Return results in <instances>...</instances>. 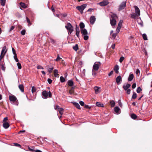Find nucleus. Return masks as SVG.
I'll return each instance as SVG.
<instances>
[{
	"label": "nucleus",
	"instance_id": "f257e3e1",
	"mask_svg": "<svg viewBox=\"0 0 152 152\" xmlns=\"http://www.w3.org/2000/svg\"><path fill=\"white\" fill-rule=\"evenodd\" d=\"M110 24L113 28H114L117 23L116 20L118 19L117 15L114 13L111 12L110 14Z\"/></svg>",
	"mask_w": 152,
	"mask_h": 152
},
{
	"label": "nucleus",
	"instance_id": "f03ea898",
	"mask_svg": "<svg viewBox=\"0 0 152 152\" xmlns=\"http://www.w3.org/2000/svg\"><path fill=\"white\" fill-rule=\"evenodd\" d=\"M42 95L43 96V98L46 99L48 97L50 98L52 97V95L50 91L48 92L45 90L44 91L42 92Z\"/></svg>",
	"mask_w": 152,
	"mask_h": 152
},
{
	"label": "nucleus",
	"instance_id": "7ed1b4c3",
	"mask_svg": "<svg viewBox=\"0 0 152 152\" xmlns=\"http://www.w3.org/2000/svg\"><path fill=\"white\" fill-rule=\"evenodd\" d=\"M65 27L68 31V34H71L73 31V28L71 24L68 23L65 26Z\"/></svg>",
	"mask_w": 152,
	"mask_h": 152
},
{
	"label": "nucleus",
	"instance_id": "20e7f679",
	"mask_svg": "<svg viewBox=\"0 0 152 152\" xmlns=\"http://www.w3.org/2000/svg\"><path fill=\"white\" fill-rule=\"evenodd\" d=\"M9 99L10 102H15V104L18 105V101L16 97L15 96L12 95L9 96Z\"/></svg>",
	"mask_w": 152,
	"mask_h": 152
},
{
	"label": "nucleus",
	"instance_id": "39448f33",
	"mask_svg": "<svg viewBox=\"0 0 152 152\" xmlns=\"http://www.w3.org/2000/svg\"><path fill=\"white\" fill-rule=\"evenodd\" d=\"M81 33L82 34L84 35V39L86 40L88 39V33L87 31L85 29H81Z\"/></svg>",
	"mask_w": 152,
	"mask_h": 152
},
{
	"label": "nucleus",
	"instance_id": "423d86ee",
	"mask_svg": "<svg viewBox=\"0 0 152 152\" xmlns=\"http://www.w3.org/2000/svg\"><path fill=\"white\" fill-rule=\"evenodd\" d=\"M101 64V63L99 62H95L93 66V69L94 71H98Z\"/></svg>",
	"mask_w": 152,
	"mask_h": 152
},
{
	"label": "nucleus",
	"instance_id": "0eeeda50",
	"mask_svg": "<svg viewBox=\"0 0 152 152\" xmlns=\"http://www.w3.org/2000/svg\"><path fill=\"white\" fill-rule=\"evenodd\" d=\"M86 7V5L84 4L80 6H77L76 7L77 9L80 11L81 13H82L83 10Z\"/></svg>",
	"mask_w": 152,
	"mask_h": 152
},
{
	"label": "nucleus",
	"instance_id": "6e6552de",
	"mask_svg": "<svg viewBox=\"0 0 152 152\" xmlns=\"http://www.w3.org/2000/svg\"><path fill=\"white\" fill-rule=\"evenodd\" d=\"M108 0H103L102 2L99 3L98 4L101 6H105L109 4Z\"/></svg>",
	"mask_w": 152,
	"mask_h": 152
},
{
	"label": "nucleus",
	"instance_id": "1a4fd4ad",
	"mask_svg": "<svg viewBox=\"0 0 152 152\" xmlns=\"http://www.w3.org/2000/svg\"><path fill=\"white\" fill-rule=\"evenodd\" d=\"M126 1L122 2L119 6L118 10L120 11L124 9L125 7H126Z\"/></svg>",
	"mask_w": 152,
	"mask_h": 152
},
{
	"label": "nucleus",
	"instance_id": "9d476101",
	"mask_svg": "<svg viewBox=\"0 0 152 152\" xmlns=\"http://www.w3.org/2000/svg\"><path fill=\"white\" fill-rule=\"evenodd\" d=\"M123 21L122 20H120L118 23V27L116 29V32L117 33H119Z\"/></svg>",
	"mask_w": 152,
	"mask_h": 152
},
{
	"label": "nucleus",
	"instance_id": "9b49d317",
	"mask_svg": "<svg viewBox=\"0 0 152 152\" xmlns=\"http://www.w3.org/2000/svg\"><path fill=\"white\" fill-rule=\"evenodd\" d=\"M135 8V14L138 16L140 15V11L138 7L136 6H134Z\"/></svg>",
	"mask_w": 152,
	"mask_h": 152
},
{
	"label": "nucleus",
	"instance_id": "f8f14e48",
	"mask_svg": "<svg viewBox=\"0 0 152 152\" xmlns=\"http://www.w3.org/2000/svg\"><path fill=\"white\" fill-rule=\"evenodd\" d=\"M96 20V18L94 16H91L90 18V22L91 24H93Z\"/></svg>",
	"mask_w": 152,
	"mask_h": 152
},
{
	"label": "nucleus",
	"instance_id": "ddd939ff",
	"mask_svg": "<svg viewBox=\"0 0 152 152\" xmlns=\"http://www.w3.org/2000/svg\"><path fill=\"white\" fill-rule=\"evenodd\" d=\"M6 48L7 47L6 46H4L3 47L1 54L4 55H5V54L7 51V50L6 49Z\"/></svg>",
	"mask_w": 152,
	"mask_h": 152
},
{
	"label": "nucleus",
	"instance_id": "4468645a",
	"mask_svg": "<svg viewBox=\"0 0 152 152\" xmlns=\"http://www.w3.org/2000/svg\"><path fill=\"white\" fill-rule=\"evenodd\" d=\"M94 89L96 94H98L101 92V88L99 87L95 86L94 87Z\"/></svg>",
	"mask_w": 152,
	"mask_h": 152
},
{
	"label": "nucleus",
	"instance_id": "2eb2a0df",
	"mask_svg": "<svg viewBox=\"0 0 152 152\" xmlns=\"http://www.w3.org/2000/svg\"><path fill=\"white\" fill-rule=\"evenodd\" d=\"M121 77L120 76H118L116 79V82L117 84H119L120 83V82L121 81Z\"/></svg>",
	"mask_w": 152,
	"mask_h": 152
},
{
	"label": "nucleus",
	"instance_id": "dca6fc26",
	"mask_svg": "<svg viewBox=\"0 0 152 152\" xmlns=\"http://www.w3.org/2000/svg\"><path fill=\"white\" fill-rule=\"evenodd\" d=\"M131 85L129 84H127L124 85L123 86V88L126 91L128 89V88L130 87Z\"/></svg>",
	"mask_w": 152,
	"mask_h": 152
},
{
	"label": "nucleus",
	"instance_id": "f3484780",
	"mask_svg": "<svg viewBox=\"0 0 152 152\" xmlns=\"http://www.w3.org/2000/svg\"><path fill=\"white\" fill-rule=\"evenodd\" d=\"M119 69V67L118 65H116L114 66V70L116 73L118 74L119 73V72L118 71Z\"/></svg>",
	"mask_w": 152,
	"mask_h": 152
},
{
	"label": "nucleus",
	"instance_id": "a211bd4d",
	"mask_svg": "<svg viewBox=\"0 0 152 152\" xmlns=\"http://www.w3.org/2000/svg\"><path fill=\"white\" fill-rule=\"evenodd\" d=\"M134 78V76L133 74H130L128 78V81H131Z\"/></svg>",
	"mask_w": 152,
	"mask_h": 152
},
{
	"label": "nucleus",
	"instance_id": "6ab92c4d",
	"mask_svg": "<svg viewBox=\"0 0 152 152\" xmlns=\"http://www.w3.org/2000/svg\"><path fill=\"white\" fill-rule=\"evenodd\" d=\"M3 127L6 129L8 128L10 126L8 122L3 123Z\"/></svg>",
	"mask_w": 152,
	"mask_h": 152
},
{
	"label": "nucleus",
	"instance_id": "aec40b11",
	"mask_svg": "<svg viewBox=\"0 0 152 152\" xmlns=\"http://www.w3.org/2000/svg\"><path fill=\"white\" fill-rule=\"evenodd\" d=\"M67 84L69 86H72L74 84V83L72 80H69L67 82Z\"/></svg>",
	"mask_w": 152,
	"mask_h": 152
},
{
	"label": "nucleus",
	"instance_id": "412c9836",
	"mask_svg": "<svg viewBox=\"0 0 152 152\" xmlns=\"http://www.w3.org/2000/svg\"><path fill=\"white\" fill-rule=\"evenodd\" d=\"M76 34L77 36L78 37H79V34H80V31L79 30V28L77 27H76Z\"/></svg>",
	"mask_w": 152,
	"mask_h": 152
},
{
	"label": "nucleus",
	"instance_id": "4be33fe9",
	"mask_svg": "<svg viewBox=\"0 0 152 152\" xmlns=\"http://www.w3.org/2000/svg\"><path fill=\"white\" fill-rule=\"evenodd\" d=\"M18 87L20 89V90L21 92H23L24 91V87L22 85H19L18 86Z\"/></svg>",
	"mask_w": 152,
	"mask_h": 152
},
{
	"label": "nucleus",
	"instance_id": "5701e85b",
	"mask_svg": "<svg viewBox=\"0 0 152 152\" xmlns=\"http://www.w3.org/2000/svg\"><path fill=\"white\" fill-rule=\"evenodd\" d=\"M131 18L134 19H135L138 16L135 13H133L131 14Z\"/></svg>",
	"mask_w": 152,
	"mask_h": 152
},
{
	"label": "nucleus",
	"instance_id": "b1692460",
	"mask_svg": "<svg viewBox=\"0 0 152 152\" xmlns=\"http://www.w3.org/2000/svg\"><path fill=\"white\" fill-rule=\"evenodd\" d=\"M75 105V106L76 107H77V109H80V105L77 102H74L73 103Z\"/></svg>",
	"mask_w": 152,
	"mask_h": 152
},
{
	"label": "nucleus",
	"instance_id": "393cba45",
	"mask_svg": "<svg viewBox=\"0 0 152 152\" xmlns=\"http://www.w3.org/2000/svg\"><path fill=\"white\" fill-rule=\"evenodd\" d=\"M20 6L23 8H26L27 7V6L23 3L20 2Z\"/></svg>",
	"mask_w": 152,
	"mask_h": 152
},
{
	"label": "nucleus",
	"instance_id": "a878e982",
	"mask_svg": "<svg viewBox=\"0 0 152 152\" xmlns=\"http://www.w3.org/2000/svg\"><path fill=\"white\" fill-rule=\"evenodd\" d=\"M58 71L57 69H55L54 70V74L55 77H57L58 75Z\"/></svg>",
	"mask_w": 152,
	"mask_h": 152
},
{
	"label": "nucleus",
	"instance_id": "bb28decb",
	"mask_svg": "<svg viewBox=\"0 0 152 152\" xmlns=\"http://www.w3.org/2000/svg\"><path fill=\"white\" fill-rule=\"evenodd\" d=\"M120 108L118 107H115L114 108V110L115 112L116 113H118L120 110Z\"/></svg>",
	"mask_w": 152,
	"mask_h": 152
},
{
	"label": "nucleus",
	"instance_id": "cd10ccee",
	"mask_svg": "<svg viewBox=\"0 0 152 152\" xmlns=\"http://www.w3.org/2000/svg\"><path fill=\"white\" fill-rule=\"evenodd\" d=\"M110 104L111 105V107H113L115 105V102L113 100H112L110 102Z\"/></svg>",
	"mask_w": 152,
	"mask_h": 152
},
{
	"label": "nucleus",
	"instance_id": "c85d7f7f",
	"mask_svg": "<svg viewBox=\"0 0 152 152\" xmlns=\"http://www.w3.org/2000/svg\"><path fill=\"white\" fill-rule=\"evenodd\" d=\"M96 106L98 107H103V104H101L100 102H97L96 104Z\"/></svg>",
	"mask_w": 152,
	"mask_h": 152
},
{
	"label": "nucleus",
	"instance_id": "c756f323",
	"mask_svg": "<svg viewBox=\"0 0 152 152\" xmlns=\"http://www.w3.org/2000/svg\"><path fill=\"white\" fill-rule=\"evenodd\" d=\"M73 48L75 50L77 51L78 49V45L77 44L75 45V46H73Z\"/></svg>",
	"mask_w": 152,
	"mask_h": 152
},
{
	"label": "nucleus",
	"instance_id": "7c9ffc66",
	"mask_svg": "<svg viewBox=\"0 0 152 152\" xmlns=\"http://www.w3.org/2000/svg\"><path fill=\"white\" fill-rule=\"evenodd\" d=\"M80 26L81 29H84L83 28H84L85 25L83 23L81 22L80 24Z\"/></svg>",
	"mask_w": 152,
	"mask_h": 152
},
{
	"label": "nucleus",
	"instance_id": "2f4dec72",
	"mask_svg": "<svg viewBox=\"0 0 152 152\" xmlns=\"http://www.w3.org/2000/svg\"><path fill=\"white\" fill-rule=\"evenodd\" d=\"M0 2L1 5L4 6L5 5L6 0H0Z\"/></svg>",
	"mask_w": 152,
	"mask_h": 152
},
{
	"label": "nucleus",
	"instance_id": "473e14b6",
	"mask_svg": "<svg viewBox=\"0 0 152 152\" xmlns=\"http://www.w3.org/2000/svg\"><path fill=\"white\" fill-rule=\"evenodd\" d=\"M131 118L133 119H136L137 118V116L134 114H132L131 115Z\"/></svg>",
	"mask_w": 152,
	"mask_h": 152
},
{
	"label": "nucleus",
	"instance_id": "72a5a7b5",
	"mask_svg": "<svg viewBox=\"0 0 152 152\" xmlns=\"http://www.w3.org/2000/svg\"><path fill=\"white\" fill-rule=\"evenodd\" d=\"M60 114L61 115H62L63 113V109L61 108H60L58 110Z\"/></svg>",
	"mask_w": 152,
	"mask_h": 152
},
{
	"label": "nucleus",
	"instance_id": "f704fd0d",
	"mask_svg": "<svg viewBox=\"0 0 152 152\" xmlns=\"http://www.w3.org/2000/svg\"><path fill=\"white\" fill-rule=\"evenodd\" d=\"M137 97V94L135 92H133L132 98L133 99H135Z\"/></svg>",
	"mask_w": 152,
	"mask_h": 152
},
{
	"label": "nucleus",
	"instance_id": "c9c22d12",
	"mask_svg": "<svg viewBox=\"0 0 152 152\" xmlns=\"http://www.w3.org/2000/svg\"><path fill=\"white\" fill-rule=\"evenodd\" d=\"M36 88L34 86L32 87L31 91L33 93L35 92L36 91Z\"/></svg>",
	"mask_w": 152,
	"mask_h": 152
},
{
	"label": "nucleus",
	"instance_id": "e433bc0d",
	"mask_svg": "<svg viewBox=\"0 0 152 152\" xmlns=\"http://www.w3.org/2000/svg\"><path fill=\"white\" fill-rule=\"evenodd\" d=\"M60 80L61 82L63 83L65 81V78L62 76H61L60 77Z\"/></svg>",
	"mask_w": 152,
	"mask_h": 152
},
{
	"label": "nucleus",
	"instance_id": "4c0bfd02",
	"mask_svg": "<svg viewBox=\"0 0 152 152\" xmlns=\"http://www.w3.org/2000/svg\"><path fill=\"white\" fill-rule=\"evenodd\" d=\"M142 90L140 87H138L137 88V93H140L141 91Z\"/></svg>",
	"mask_w": 152,
	"mask_h": 152
},
{
	"label": "nucleus",
	"instance_id": "58836bf2",
	"mask_svg": "<svg viewBox=\"0 0 152 152\" xmlns=\"http://www.w3.org/2000/svg\"><path fill=\"white\" fill-rule=\"evenodd\" d=\"M142 37L144 40H147V36L145 34H142Z\"/></svg>",
	"mask_w": 152,
	"mask_h": 152
},
{
	"label": "nucleus",
	"instance_id": "ea45409f",
	"mask_svg": "<svg viewBox=\"0 0 152 152\" xmlns=\"http://www.w3.org/2000/svg\"><path fill=\"white\" fill-rule=\"evenodd\" d=\"M17 65L18 66V69H21L22 66H21V64L20 63H19V62L18 63H17Z\"/></svg>",
	"mask_w": 152,
	"mask_h": 152
},
{
	"label": "nucleus",
	"instance_id": "a19ab883",
	"mask_svg": "<svg viewBox=\"0 0 152 152\" xmlns=\"http://www.w3.org/2000/svg\"><path fill=\"white\" fill-rule=\"evenodd\" d=\"M50 42L54 44L55 43L56 41L54 39L50 37Z\"/></svg>",
	"mask_w": 152,
	"mask_h": 152
},
{
	"label": "nucleus",
	"instance_id": "79ce46f5",
	"mask_svg": "<svg viewBox=\"0 0 152 152\" xmlns=\"http://www.w3.org/2000/svg\"><path fill=\"white\" fill-rule=\"evenodd\" d=\"M26 19L27 20V22L28 23V25L29 26L31 25V23H30V20L27 17H26Z\"/></svg>",
	"mask_w": 152,
	"mask_h": 152
},
{
	"label": "nucleus",
	"instance_id": "37998d69",
	"mask_svg": "<svg viewBox=\"0 0 152 152\" xmlns=\"http://www.w3.org/2000/svg\"><path fill=\"white\" fill-rule=\"evenodd\" d=\"M1 69L3 71L5 70V66L4 65V64H1Z\"/></svg>",
	"mask_w": 152,
	"mask_h": 152
},
{
	"label": "nucleus",
	"instance_id": "c03bdc74",
	"mask_svg": "<svg viewBox=\"0 0 152 152\" xmlns=\"http://www.w3.org/2000/svg\"><path fill=\"white\" fill-rule=\"evenodd\" d=\"M124 58L122 56L121 57H120V59H119V61L121 63L124 60Z\"/></svg>",
	"mask_w": 152,
	"mask_h": 152
},
{
	"label": "nucleus",
	"instance_id": "a18cd8bd",
	"mask_svg": "<svg viewBox=\"0 0 152 152\" xmlns=\"http://www.w3.org/2000/svg\"><path fill=\"white\" fill-rule=\"evenodd\" d=\"M118 33H113L112 34V37H113L114 38V39H115V38L116 37V36L117 35V34H118Z\"/></svg>",
	"mask_w": 152,
	"mask_h": 152
},
{
	"label": "nucleus",
	"instance_id": "49530a36",
	"mask_svg": "<svg viewBox=\"0 0 152 152\" xmlns=\"http://www.w3.org/2000/svg\"><path fill=\"white\" fill-rule=\"evenodd\" d=\"M26 33V30H22L21 32V34L23 35H25Z\"/></svg>",
	"mask_w": 152,
	"mask_h": 152
},
{
	"label": "nucleus",
	"instance_id": "de8ad7c7",
	"mask_svg": "<svg viewBox=\"0 0 152 152\" xmlns=\"http://www.w3.org/2000/svg\"><path fill=\"white\" fill-rule=\"evenodd\" d=\"M95 71H94V70H93V69H92V75L94 76H95L96 75V73L95 72Z\"/></svg>",
	"mask_w": 152,
	"mask_h": 152
},
{
	"label": "nucleus",
	"instance_id": "09e8293b",
	"mask_svg": "<svg viewBox=\"0 0 152 152\" xmlns=\"http://www.w3.org/2000/svg\"><path fill=\"white\" fill-rule=\"evenodd\" d=\"M61 58L58 55V56L57 58L56 59V61H59L60 59H61Z\"/></svg>",
	"mask_w": 152,
	"mask_h": 152
},
{
	"label": "nucleus",
	"instance_id": "8fccbe9b",
	"mask_svg": "<svg viewBox=\"0 0 152 152\" xmlns=\"http://www.w3.org/2000/svg\"><path fill=\"white\" fill-rule=\"evenodd\" d=\"M14 144L15 146H16L19 147L20 148H21V146L20 144L17 143H14Z\"/></svg>",
	"mask_w": 152,
	"mask_h": 152
},
{
	"label": "nucleus",
	"instance_id": "3c124183",
	"mask_svg": "<svg viewBox=\"0 0 152 152\" xmlns=\"http://www.w3.org/2000/svg\"><path fill=\"white\" fill-rule=\"evenodd\" d=\"M8 120V118L7 117L4 118L3 120V123L7 122V121Z\"/></svg>",
	"mask_w": 152,
	"mask_h": 152
},
{
	"label": "nucleus",
	"instance_id": "603ef678",
	"mask_svg": "<svg viewBox=\"0 0 152 152\" xmlns=\"http://www.w3.org/2000/svg\"><path fill=\"white\" fill-rule=\"evenodd\" d=\"M53 67L50 68L48 69V71L49 73H51V72H52V71L53 70Z\"/></svg>",
	"mask_w": 152,
	"mask_h": 152
},
{
	"label": "nucleus",
	"instance_id": "864d4df0",
	"mask_svg": "<svg viewBox=\"0 0 152 152\" xmlns=\"http://www.w3.org/2000/svg\"><path fill=\"white\" fill-rule=\"evenodd\" d=\"M136 84L135 83H134L132 86V88L134 89L136 87Z\"/></svg>",
	"mask_w": 152,
	"mask_h": 152
},
{
	"label": "nucleus",
	"instance_id": "5fc2aeb1",
	"mask_svg": "<svg viewBox=\"0 0 152 152\" xmlns=\"http://www.w3.org/2000/svg\"><path fill=\"white\" fill-rule=\"evenodd\" d=\"M12 53H13V54H14V55H15V54H17L16 53L15 50L13 48H12Z\"/></svg>",
	"mask_w": 152,
	"mask_h": 152
},
{
	"label": "nucleus",
	"instance_id": "6e6d98bb",
	"mask_svg": "<svg viewBox=\"0 0 152 152\" xmlns=\"http://www.w3.org/2000/svg\"><path fill=\"white\" fill-rule=\"evenodd\" d=\"M79 103L82 106H83L84 105V103L82 101H80L79 102Z\"/></svg>",
	"mask_w": 152,
	"mask_h": 152
},
{
	"label": "nucleus",
	"instance_id": "4d7b16f0",
	"mask_svg": "<svg viewBox=\"0 0 152 152\" xmlns=\"http://www.w3.org/2000/svg\"><path fill=\"white\" fill-rule=\"evenodd\" d=\"M37 68L38 69H44V68H43V67L42 66H40V65L38 66L37 67Z\"/></svg>",
	"mask_w": 152,
	"mask_h": 152
},
{
	"label": "nucleus",
	"instance_id": "13d9d810",
	"mask_svg": "<svg viewBox=\"0 0 152 152\" xmlns=\"http://www.w3.org/2000/svg\"><path fill=\"white\" fill-rule=\"evenodd\" d=\"M14 28H15V26H12L11 27V28H10V30H9V31H10V32L12 30H13Z\"/></svg>",
	"mask_w": 152,
	"mask_h": 152
},
{
	"label": "nucleus",
	"instance_id": "bf43d9fd",
	"mask_svg": "<svg viewBox=\"0 0 152 152\" xmlns=\"http://www.w3.org/2000/svg\"><path fill=\"white\" fill-rule=\"evenodd\" d=\"M126 93L128 94H130L131 90L130 89H128L126 90Z\"/></svg>",
	"mask_w": 152,
	"mask_h": 152
},
{
	"label": "nucleus",
	"instance_id": "052dcab7",
	"mask_svg": "<svg viewBox=\"0 0 152 152\" xmlns=\"http://www.w3.org/2000/svg\"><path fill=\"white\" fill-rule=\"evenodd\" d=\"M48 81L49 84H50L52 82V80L50 79L49 78L48 80Z\"/></svg>",
	"mask_w": 152,
	"mask_h": 152
},
{
	"label": "nucleus",
	"instance_id": "680f3d73",
	"mask_svg": "<svg viewBox=\"0 0 152 152\" xmlns=\"http://www.w3.org/2000/svg\"><path fill=\"white\" fill-rule=\"evenodd\" d=\"M113 71H111L108 74V76H110L111 75H112L113 74Z\"/></svg>",
	"mask_w": 152,
	"mask_h": 152
},
{
	"label": "nucleus",
	"instance_id": "e2e57ef3",
	"mask_svg": "<svg viewBox=\"0 0 152 152\" xmlns=\"http://www.w3.org/2000/svg\"><path fill=\"white\" fill-rule=\"evenodd\" d=\"M60 108L59 107V106L58 105H56V107H55V110H58L59 109H60Z\"/></svg>",
	"mask_w": 152,
	"mask_h": 152
},
{
	"label": "nucleus",
	"instance_id": "0e129e2a",
	"mask_svg": "<svg viewBox=\"0 0 152 152\" xmlns=\"http://www.w3.org/2000/svg\"><path fill=\"white\" fill-rule=\"evenodd\" d=\"M140 73V70L139 69H137L136 71V74L138 75Z\"/></svg>",
	"mask_w": 152,
	"mask_h": 152
},
{
	"label": "nucleus",
	"instance_id": "69168bd1",
	"mask_svg": "<svg viewBox=\"0 0 152 152\" xmlns=\"http://www.w3.org/2000/svg\"><path fill=\"white\" fill-rule=\"evenodd\" d=\"M85 107L86 108L90 109L91 108V107L89 106L88 105H85Z\"/></svg>",
	"mask_w": 152,
	"mask_h": 152
},
{
	"label": "nucleus",
	"instance_id": "338daca9",
	"mask_svg": "<svg viewBox=\"0 0 152 152\" xmlns=\"http://www.w3.org/2000/svg\"><path fill=\"white\" fill-rule=\"evenodd\" d=\"M85 73H86V70L85 69H84L83 70L82 73L85 76Z\"/></svg>",
	"mask_w": 152,
	"mask_h": 152
},
{
	"label": "nucleus",
	"instance_id": "774afa93",
	"mask_svg": "<svg viewBox=\"0 0 152 152\" xmlns=\"http://www.w3.org/2000/svg\"><path fill=\"white\" fill-rule=\"evenodd\" d=\"M115 44H113L112 45L111 47L112 49H114L115 48Z\"/></svg>",
	"mask_w": 152,
	"mask_h": 152
}]
</instances>
